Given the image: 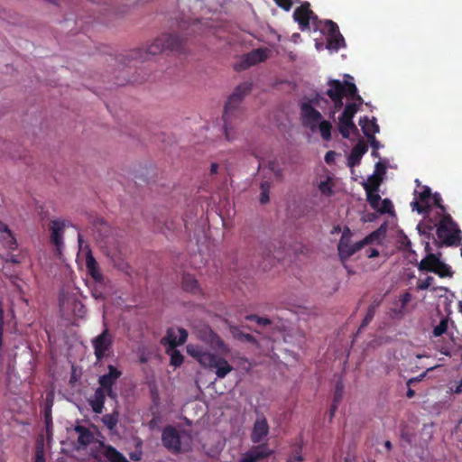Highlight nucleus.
Returning a JSON list of instances; mask_svg holds the SVG:
<instances>
[{"mask_svg": "<svg viewBox=\"0 0 462 462\" xmlns=\"http://www.w3.org/2000/svg\"><path fill=\"white\" fill-rule=\"evenodd\" d=\"M411 294L409 292H405L400 297V301L402 303V307H405L408 302L411 300Z\"/></svg>", "mask_w": 462, "mask_h": 462, "instance_id": "nucleus-51", "label": "nucleus"}, {"mask_svg": "<svg viewBox=\"0 0 462 462\" xmlns=\"http://www.w3.org/2000/svg\"><path fill=\"white\" fill-rule=\"evenodd\" d=\"M343 98L344 97H338V98H334V99H331L332 103H333V107L329 113V117L330 118H334L335 117V115L337 111H339L343 106H344V103H343Z\"/></svg>", "mask_w": 462, "mask_h": 462, "instance_id": "nucleus-42", "label": "nucleus"}, {"mask_svg": "<svg viewBox=\"0 0 462 462\" xmlns=\"http://www.w3.org/2000/svg\"><path fill=\"white\" fill-rule=\"evenodd\" d=\"M45 423L47 430L49 431L50 428L52 426V418L51 411L45 412Z\"/></svg>", "mask_w": 462, "mask_h": 462, "instance_id": "nucleus-54", "label": "nucleus"}, {"mask_svg": "<svg viewBox=\"0 0 462 462\" xmlns=\"http://www.w3.org/2000/svg\"><path fill=\"white\" fill-rule=\"evenodd\" d=\"M448 329V319H443L440 320L439 324L437 325L433 329V336L434 337H440L443 335Z\"/></svg>", "mask_w": 462, "mask_h": 462, "instance_id": "nucleus-41", "label": "nucleus"}, {"mask_svg": "<svg viewBox=\"0 0 462 462\" xmlns=\"http://www.w3.org/2000/svg\"><path fill=\"white\" fill-rule=\"evenodd\" d=\"M380 214H393V205L389 199H384L382 200L381 206H378L376 209Z\"/></svg>", "mask_w": 462, "mask_h": 462, "instance_id": "nucleus-40", "label": "nucleus"}, {"mask_svg": "<svg viewBox=\"0 0 462 462\" xmlns=\"http://www.w3.org/2000/svg\"><path fill=\"white\" fill-rule=\"evenodd\" d=\"M439 245L457 246L461 244L462 232L449 214H445L437 226Z\"/></svg>", "mask_w": 462, "mask_h": 462, "instance_id": "nucleus-4", "label": "nucleus"}, {"mask_svg": "<svg viewBox=\"0 0 462 462\" xmlns=\"http://www.w3.org/2000/svg\"><path fill=\"white\" fill-rule=\"evenodd\" d=\"M74 430L78 433V442L81 446L89 445L93 439L94 435L89 429L82 425H77Z\"/></svg>", "mask_w": 462, "mask_h": 462, "instance_id": "nucleus-24", "label": "nucleus"}, {"mask_svg": "<svg viewBox=\"0 0 462 462\" xmlns=\"http://www.w3.org/2000/svg\"><path fill=\"white\" fill-rule=\"evenodd\" d=\"M303 457L301 456V447L299 446L296 448L294 452L290 456L287 462H302Z\"/></svg>", "mask_w": 462, "mask_h": 462, "instance_id": "nucleus-46", "label": "nucleus"}, {"mask_svg": "<svg viewBox=\"0 0 462 462\" xmlns=\"http://www.w3.org/2000/svg\"><path fill=\"white\" fill-rule=\"evenodd\" d=\"M323 30L327 32V48L328 50L337 51L339 49L346 46L345 39L335 22L326 20L324 22Z\"/></svg>", "mask_w": 462, "mask_h": 462, "instance_id": "nucleus-7", "label": "nucleus"}, {"mask_svg": "<svg viewBox=\"0 0 462 462\" xmlns=\"http://www.w3.org/2000/svg\"><path fill=\"white\" fill-rule=\"evenodd\" d=\"M267 58L266 51L263 49H256L250 51L243 60L242 68L247 69L258 62L265 60Z\"/></svg>", "mask_w": 462, "mask_h": 462, "instance_id": "nucleus-20", "label": "nucleus"}, {"mask_svg": "<svg viewBox=\"0 0 462 462\" xmlns=\"http://www.w3.org/2000/svg\"><path fill=\"white\" fill-rule=\"evenodd\" d=\"M257 318H259V316H257L255 314H250V315L245 316L246 320L255 321L256 323H257Z\"/></svg>", "mask_w": 462, "mask_h": 462, "instance_id": "nucleus-61", "label": "nucleus"}, {"mask_svg": "<svg viewBox=\"0 0 462 462\" xmlns=\"http://www.w3.org/2000/svg\"><path fill=\"white\" fill-rule=\"evenodd\" d=\"M380 302L373 303L368 307L367 312L360 325L359 330L365 328L374 319L376 311V308L379 306Z\"/></svg>", "mask_w": 462, "mask_h": 462, "instance_id": "nucleus-37", "label": "nucleus"}, {"mask_svg": "<svg viewBox=\"0 0 462 462\" xmlns=\"http://www.w3.org/2000/svg\"><path fill=\"white\" fill-rule=\"evenodd\" d=\"M86 265L88 273L90 276L97 282H99L102 280L103 276L101 273L99 272L97 263L96 259L91 255H88L86 259Z\"/></svg>", "mask_w": 462, "mask_h": 462, "instance_id": "nucleus-26", "label": "nucleus"}, {"mask_svg": "<svg viewBox=\"0 0 462 462\" xmlns=\"http://www.w3.org/2000/svg\"><path fill=\"white\" fill-rule=\"evenodd\" d=\"M182 288L186 291L194 293L199 291V282L192 274L185 273L182 277Z\"/></svg>", "mask_w": 462, "mask_h": 462, "instance_id": "nucleus-31", "label": "nucleus"}, {"mask_svg": "<svg viewBox=\"0 0 462 462\" xmlns=\"http://www.w3.org/2000/svg\"><path fill=\"white\" fill-rule=\"evenodd\" d=\"M33 462H45L44 453L42 450H36Z\"/></svg>", "mask_w": 462, "mask_h": 462, "instance_id": "nucleus-50", "label": "nucleus"}, {"mask_svg": "<svg viewBox=\"0 0 462 462\" xmlns=\"http://www.w3.org/2000/svg\"><path fill=\"white\" fill-rule=\"evenodd\" d=\"M433 282L434 278L432 276H427L424 280L419 281L417 283V289L420 291L428 290Z\"/></svg>", "mask_w": 462, "mask_h": 462, "instance_id": "nucleus-45", "label": "nucleus"}, {"mask_svg": "<svg viewBox=\"0 0 462 462\" xmlns=\"http://www.w3.org/2000/svg\"><path fill=\"white\" fill-rule=\"evenodd\" d=\"M406 396H407L409 399H411V398H413V397L415 396V391H414V390H412V389L411 388V386H410V387H408V391H407V393H406Z\"/></svg>", "mask_w": 462, "mask_h": 462, "instance_id": "nucleus-62", "label": "nucleus"}, {"mask_svg": "<svg viewBox=\"0 0 462 462\" xmlns=\"http://www.w3.org/2000/svg\"><path fill=\"white\" fill-rule=\"evenodd\" d=\"M426 375V373L420 374L417 377L411 378L407 381L406 384L410 387L413 383L421 381Z\"/></svg>", "mask_w": 462, "mask_h": 462, "instance_id": "nucleus-55", "label": "nucleus"}, {"mask_svg": "<svg viewBox=\"0 0 462 462\" xmlns=\"http://www.w3.org/2000/svg\"><path fill=\"white\" fill-rule=\"evenodd\" d=\"M269 433V425L264 415L257 416L251 433V440L253 443L261 442Z\"/></svg>", "mask_w": 462, "mask_h": 462, "instance_id": "nucleus-18", "label": "nucleus"}, {"mask_svg": "<svg viewBox=\"0 0 462 462\" xmlns=\"http://www.w3.org/2000/svg\"><path fill=\"white\" fill-rule=\"evenodd\" d=\"M106 396L115 401L117 399V393L114 391L113 387L105 389V398Z\"/></svg>", "mask_w": 462, "mask_h": 462, "instance_id": "nucleus-49", "label": "nucleus"}, {"mask_svg": "<svg viewBox=\"0 0 462 462\" xmlns=\"http://www.w3.org/2000/svg\"><path fill=\"white\" fill-rule=\"evenodd\" d=\"M127 82H129V80L116 79V81H115V84L117 85V86H123V85H125Z\"/></svg>", "mask_w": 462, "mask_h": 462, "instance_id": "nucleus-64", "label": "nucleus"}, {"mask_svg": "<svg viewBox=\"0 0 462 462\" xmlns=\"http://www.w3.org/2000/svg\"><path fill=\"white\" fill-rule=\"evenodd\" d=\"M385 171H386V168L383 163L377 162L375 164V173L374 174L380 175L382 177V175H383L385 173Z\"/></svg>", "mask_w": 462, "mask_h": 462, "instance_id": "nucleus-52", "label": "nucleus"}, {"mask_svg": "<svg viewBox=\"0 0 462 462\" xmlns=\"http://www.w3.org/2000/svg\"><path fill=\"white\" fill-rule=\"evenodd\" d=\"M166 353L171 356V362H170V364L172 366L179 367V366H180L182 365L183 360H184V356H182V354L179 350H177L175 348L170 349V347H167Z\"/></svg>", "mask_w": 462, "mask_h": 462, "instance_id": "nucleus-34", "label": "nucleus"}, {"mask_svg": "<svg viewBox=\"0 0 462 462\" xmlns=\"http://www.w3.org/2000/svg\"><path fill=\"white\" fill-rule=\"evenodd\" d=\"M379 255V252L377 249L375 248H370L368 250V257L369 258H374V257H377Z\"/></svg>", "mask_w": 462, "mask_h": 462, "instance_id": "nucleus-59", "label": "nucleus"}, {"mask_svg": "<svg viewBox=\"0 0 462 462\" xmlns=\"http://www.w3.org/2000/svg\"><path fill=\"white\" fill-rule=\"evenodd\" d=\"M344 393V384L341 381H338L335 386L333 402L330 407V417H333L335 411L337 409L338 403L341 402Z\"/></svg>", "mask_w": 462, "mask_h": 462, "instance_id": "nucleus-28", "label": "nucleus"}, {"mask_svg": "<svg viewBox=\"0 0 462 462\" xmlns=\"http://www.w3.org/2000/svg\"><path fill=\"white\" fill-rule=\"evenodd\" d=\"M374 236H375V232L372 233L370 236H366L365 238L359 242H356L355 244H348L347 247L345 248L343 247V243L337 244L338 256L345 268L347 269L346 262L352 255L360 251L365 245L369 244L372 241Z\"/></svg>", "mask_w": 462, "mask_h": 462, "instance_id": "nucleus-10", "label": "nucleus"}, {"mask_svg": "<svg viewBox=\"0 0 462 462\" xmlns=\"http://www.w3.org/2000/svg\"><path fill=\"white\" fill-rule=\"evenodd\" d=\"M199 22L197 20L188 26L183 23L180 27L181 30H185L188 32H185L181 36L176 33H163L154 39L146 49H135L125 54H120L118 60L124 66H127L128 63L134 60L143 61L148 60L149 56H154L167 51H175L180 54L185 53L189 51L188 43L189 39L188 36L193 35L197 32V29H199Z\"/></svg>", "mask_w": 462, "mask_h": 462, "instance_id": "nucleus-1", "label": "nucleus"}, {"mask_svg": "<svg viewBox=\"0 0 462 462\" xmlns=\"http://www.w3.org/2000/svg\"><path fill=\"white\" fill-rule=\"evenodd\" d=\"M0 241L3 245L9 250H15L17 248V242L14 235L10 228L0 221Z\"/></svg>", "mask_w": 462, "mask_h": 462, "instance_id": "nucleus-19", "label": "nucleus"}, {"mask_svg": "<svg viewBox=\"0 0 462 462\" xmlns=\"http://www.w3.org/2000/svg\"><path fill=\"white\" fill-rule=\"evenodd\" d=\"M252 84L244 82L238 85L234 92L229 96L223 113L224 130L227 140L234 138L232 131L234 124L239 120L243 115L241 103L244 97L251 91Z\"/></svg>", "mask_w": 462, "mask_h": 462, "instance_id": "nucleus-2", "label": "nucleus"}, {"mask_svg": "<svg viewBox=\"0 0 462 462\" xmlns=\"http://www.w3.org/2000/svg\"><path fill=\"white\" fill-rule=\"evenodd\" d=\"M257 324L260 326H267L271 324V320L268 318L259 317L257 318Z\"/></svg>", "mask_w": 462, "mask_h": 462, "instance_id": "nucleus-57", "label": "nucleus"}, {"mask_svg": "<svg viewBox=\"0 0 462 462\" xmlns=\"http://www.w3.org/2000/svg\"><path fill=\"white\" fill-rule=\"evenodd\" d=\"M338 130L341 135L344 138H349L350 132L356 134L358 132V129L355 123L353 122V119H342L338 118Z\"/></svg>", "mask_w": 462, "mask_h": 462, "instance_id": "nucleus-25", "label": "nucleus"}, {"mask_svg": "<svg viewBox=\"0 0 462 462\" xmlns=\"http://www.w3.org/2000/svg\"><path fill=\"white\" fill-rule=\"evenodd\" d=\"M368 139L370 140V142H371V145H372V147H373V149H374V151H373L372 154H373L374 156H377L376 150H377V149L379 148V146H380L379 142L375 139L374 135V136H372V137H370V138H368Z\"/></svg>", "mask_w": 462, "mask_h": 462, "instance_id": "nucleus-48", "label": "nucleus"}, {"mask_svg": "<svg viewBox=\"0 0 462 462\" xmlns=\"http://www.w3.org/2000/svg\"><path fill=\"white\" fill-rule=\"evenodd\" d=\"M162 442L163 447L172 454L181 452L180 432L172 426H166L162 432Z\"/></svg>", "mask_w": 462, "mask_h": 462, "instance_id": "nucleus-8", "label": "nucleus"}, {"mask_svg": "<svg viewBox=\"0 0 462 462\" xmlns=\"http://www.w3.org/2000/svg\"><path fill=\"white\" fill-rule=\"evenodd\" d=\"M204 359L208 360V366L215 370L219 378H224L233 369L228 362L219 356L204 352Z\"/></svg>", "mask_w": 462, "mask_h": 462, "instance_id": "nucleus-13", "label": "nucleus"}, {"mask_svg": "<svg viewBox=\"0 0 462 462\" xmlns=\"http://www.w3.org/2000/svg\"><path fill=\"white\" fill-rule=\"evenodd\" d=\"M334 183L330 176L326 175L324 180L318 183V189L323 196L330 197L333 195Z\"/></svg>", "mask_w": 462, "mask_h": 462, "instance_id": "nucleus-30", "label": "nucleus"}, {"mask_svg": "<svg viewBox=\"0 0 462 462\" xmlns=\"http://www.w3.org/2000/svg\"><path fill=\"white\" fill-rule=\"evenodd\" d=\"M188 337V332L182 328H169L166 335L162 338L161 343L170 349L184 344Z\"/></svg>", "mask_w": 462, "mask_h": 462, "instance_id": "nucleus-11", "label": "nucleus"}, {"mask_svg": "<svg viewBox=\"0 0 462 462\" xmlns=\"http://www.w3.org/2000/svg\"><path fill=\"white\" fill-rule=\"evenodd\" d=\"M229 331L234 338L241 342H246L250 344H257L256 338L248 333H245L242 328L236 325H229Z\"/></svg>", "mask_w": 462, "mask_h": 462, "instance_id": "nucleus-23", "label": "nucleus"}, {"mask_svg": "<svg viewBox=\"0 0 462 462\" xmlns=\"http://www.w3.org/2000/svg\"><path fill=\"white\" fill-rule=\"evenodd\" d=\"M66 226L67 222L62 219H54L50 222L51 241L59 252L63 246V234Z\"/></svg>", "mask_w": 462, "mask_h": 462, "instance_id": "nucleus-15", "label": "nucleus"}, {"mask_svg": "<svg viewBox=\"0 0 462 462\" xmlns=\"http://www.w3.org/2000/svg\"><path fill=\"white\" fill-rule=\"evenodd\" d=\"M383 181V177L377 174L371 175L366 181L363 182V188L365 192L379 191V187Z\"/></svg>", "mask_w": 462, "mask_h": 462, "instance_id": "nucleus-27", "label": "nucleus"}, {"mask_svg": "<svg viewBox=\"0 0 462 462\" xmlns=\"http://www.w3.org/2000/svg\"><path fill=\"white\" fill-rule=\"evenodd\" d=\"M420 271L434 273L440 278L452 277L451 267L442 262L440 257L433 253H429L418 264Z\"/></svg>", "mask_w": 462, "mask_h": 462, "instance_id": "nucleus-5", "label": "nucleus"}, {"mask_svg": "<svg viewBox=\"0 0 462 462\" xmlns=\"http://www.w3.org/2000/svg\"><path fill=\"white\" fill-rule=\"evenodd\" d=\"M301 120L304 126L315 130L322 118L319 111L314 108L310 103L304 102L300 106Z\"/></svg>", "mask_w": 462, "mask_h": 462, "instance_id": "nucleus-12", "label": "nucleus"}, {"mask_svg": "<svg viewBox=\"0 0 462 462\" xmlns=\"http://www.w3.org/2000/svg\"><path fill=\"white\" fill-rule=\"evenodd\" d=\"M218 164L217 162H213L210 166V174L214 175L217 172Z\"/></svg>", "mask_w": 462, "mask_h": 462, "instance_id": "nucleus-60", "label": "nucleus"}, {"mask_svg": "<svg viewBox=\"0 0 462 462\" xmlns=\"http://www.w3.org/2000/svg\"><path fill=\"white\" fill-rule=\"evenodd\" d=\"M365 193L367 202L369 203L373 209L376 210L381 201V196L378 194V191Z\"/></svg>", "mask_w": 462, "mask_h": 462, "instance_id": "nucleus-38", "label": "nucleus"}, {"mask_svg": "<svg viewBox=\"0 0 462 462\" xmlns=\"http://www.w3.org/2000/svg\"><path fill=\"white\" fill-rule=\"evenodd\" d=\"M455 393H462V377H461V380L459 381L458 384L457 385L456 389H455Z\"/></svg>", "mask_w": 462, "mask_h": 462, "instance_id": "nucleus-63", "label": "nucleus"}, {"mask_svg": "<svg viewBox=\"0 0 462 462\" xmlns=\"http://www.w3.org/2000/svg\"><path fill=\"white\" fill-rule=\"evenodd\" d=\"M353 84V82H348L345 80L344 82L339 79H329L328 81V88L326 91V95L330 98H338L347 97L348 94V86Z\"/></svg>", "mask_w": 462, "mask_h": 462, "instance_id": "nucleus-17", "label": "nucleus"}, {"mask_svg": "<svg viewBox=\"0 0 462 462\" xmlns=\"http://www.w3.org/2000/svg\"><path fill=\"white\" fill-rule=\"evenodd\" d=\"M107 369L108 373L99 376V387L96 389L94 396L88 401L92 411L97 414H101L104 410L105 389L113 387L122 375V372L112 365H108Z\"/></svg>", "mask_w": 462, "mask_h": 462, "instance_id": "nucleus-3", "label": "nucleus"}, {"mask_svg": "<svg viewBox=\"0 0 462 462\" xmlns=\"http://www.w3.org/2000/svg\"><path fill=\"white\" fill-rule=\"evenodd\" d=\"M275 3L284 10H289L291 7V0H275Z\"/></svg>", "mask_w": 462, "mask_h": 462, "instance_id": "nucleus-47", "label": "nucleus"}, {"mask_svg": "<svg viewBox=\"0 0 462 462\" xmlns=\"http://www.w3.org/2000/svg\"><path fill=\"white\" fill-rule=\"evenodd\" d=\"M358 110L359 105H357L356 103H347L345 106L344 110L338 118L353 119L355 115L358 112Z\"/></svg>", "mask_w": 462, "mask_h": 462, "instance_id": "nucleus-33", "label": "nucleus"}, {"mask_svg": "<svg viewBox=\"0 0 462 462\" xmlns=\"http://www.w3.org/2000/svg\"><path fill=\"white\" fill-rule=\"evenodd\" d=\"M270 188H271V184L269 181L261 182V185H260V189H261L260 203L261 204H266L269 201Z\"/></svg>", "mask_w": 462, "mask_h": 462, "instance_id": "nucleus-39", "label": "nucleus"}, {"mask_svg": "<svg viewBox=\"0 0 462 462\" xmlns=\"http://www.w3.org/2000/svg\"><path fill=\"white\" fill-rule=\"evenodd\" d=\"M273 451L266 445H258L243 453L238 462H259L272 455Z\"/></svg>", "mask_w": 462, "mask_h": 462, "instance_id": "nucleus-16", "label": "nucleus"}, {"mask_svg": "<svg viewBox=\"0 0 462 462\" xmlns=\"http://www.w3.org/2000/svg\"><path fill=\"white\" fill-rule=\"evenodd\" d=\"M352 232L349 227L346 226L343 230L342 236L338 243H343V247H347L351 244Z\"/></svg>", "mask_w": 462, "mask_h": 462, "instance_id": "nucleus-44", "label": "nucleus"}, {"mask_svg": "<svg viewBox=\"0 0 462 462\" xmlns=\"http://www.w3.org/2000/svg\"><path fill=\"white\" fill-rule=\"evenodd\" d=\"M348 94L346 98L354 101L353 103H356L359 105V107L364 103L363 97L358 94V89L355 83L348 86Z\"/></svg>", "mask_w": 462, "mask_h": 462, "instance_id": "nucleus-36", "label": "nucleus"}, {"mask_svg": "<svg viewBox=\"0 0 462 462\" xmlns=\"http://www.w3.org/2000/svg\"><path fill=\"white\" fill-rule=\"evenodd\" d=\"M336 156V152L334 151H328L325 155V162L328 164H330L334 162Z\"/></svg>", "mask_w": 462, "mask_h": 462, "instance_id": "nucleus-53", "label": "nucleus"}, {"mask_svg": "<svg viewBox=\"0 0 462 462\" xmlns=\"http://www.w3.org/2000/svg\"><path fill=\"white\" fill-rule=\"evenodd\" d=\"M119 411L117 408H115L112 413L105 414L101 420L108 430H113L119 421Z\"/></svg>", "mask_w": 462, "mask_h": 462, "instance_id": "nucleus-29", "label": "nucleus"}, {"mask_svg": "<svg viewBox=\"0 0 462 462\" xmlns=\"http://www.w3.org/2000/svg\"><path fill=\"white\" fill-rule=\"evenodd\" d=\"M113 462H129L121 453L115 450Z\"/></svg>", "mask_w": 462, "mask_h": 462, "instance_id": "nucleus-56", "label": "nucleus"}, {"mask_svg": "<svg viewBox=\"0 0 462 462\" xmlns=\"http://www.w3.org/2000/svg\"><path fill=\"white\" fill-rule=\"evenodd\" d=\"M368 146L363 140H359L358 143L353 147L351 150L350 155L348 157V164L350 166L357 165L362 156L367 152Z\"/></svg>", "mask_w": 462, "mask_h": 462, "instance_id": "nucleus-21", "label": "nucleus"}, {"mask_svg": "<svg viewBox=\"0 0 462 462\" xmlns=\"http://www.w3.org/2000/svg\"><path fill=\"white\" fill-rule=\"evenodd\" d=\"M432 192L430 187L423 186L420 192L415 191V199L411 203L412 210H416L419 214L429 215L430 212V201Z\"/></svg>", "mask_w": 462, "mask_h": 462, "instance_id": "nucleus-9", "label": "nucleus"}, {"mask_svg": "<svg viewBox=\"0 0 462 462\" xmlns=\"http://www.w3.org/2000/svg\"><path fill=\"white\" fill-rule=\"evenodd\" d=\"M319 125V132H320V134H321V137L323 138V140L325 141H329L331 139V129H332V125L329 121H327V120H320L319 123L318 124Z\"/></svg>", "mask_w": 462, "mask_h": 462, "instance_id": "nucleus-35", "label": "nucleus"}, {"mask_svg": "<svg viewBox=\"0 0 462 462\" xmlns=\"http://www.w3.org/2000/svg\"><path fill=\"white\" fill-rule=\"evenodd\" d=\"M293 18L299 23L300 30L305 31L310 28V19H317V16L310 10V4L306 2L294 10Z\"/></svg>", "mask_w": 462, "mask_h": 462, "instance_id": "nucleus-14", "label": "nucleus"}, {"mask_svg": "<svg viewBox=\"0 0 462 462\" xmlns=\"http://www.w3.org/2000/svg\"><path fill=\"white\" fill-rule=\"evenodd\" d=\"M434 205L438 208H439L443 213L446 212V207L442 204V198L439 193L435 192L432 194L430 206Z\"/></svg>", "mask_w": 462, "mask_h": 462, "instance_id": "nucleus-43", "label": "nucleus"}, {"mask_svg": "<svg viewBox=\"0 0 462 462\" xmlns=\"http://www.w3.org/2000/svg\"><path fill=\"white\" fill-rule=\"evenodd\" d=\"M359 125L364 134L367 138L374 136L376 133L379 132V125H377L376 119L374 117L370 120L367 116H364L360 118Z\"/></svg>", "mask_w": 462, "mask_h": 462, "instance_id": "nucleus-22", "label": "nucleus"}, {"mask_svg": "<svg viewBox=\"0 0 462 462\" xmlns=\"http://www.w3.org/2000/svg\"><path fill=\"white\" fill-rule=\"evenodd\" d=\"M94 355L97 361H101L112 351L113 336L107 328L91 340Z\"/></svg>", "mask_w": 462, "mask_h": 462, "instance_id": "nucleus-6", "label": "nucleus"}, {"mask_svg": "<svg viewBox=\"0 0 462 462\" xmlns=\"http://www.w3.org/2000/svg\"><path fill=\"white\" fill-rule=\"evenodd\" d=\"M188 352L190 353L191 355H193L199 364H202V352L201 351H197L196 354H193L190 351V347L188 346Z\"/></svg>", "mask_w": 462, "mask_h": 462, "instance_id": "nucleus-58", "label": "nucleus"}, {"mask_svg": "<svg viewBox=\"0 0 462 462\" xmlns=\"http://www.w3.org/2000/svg\"><path fill=\"white\" fill-rule=\"evenodd\" d=\"M209 332L211 337V343L214 348L220 354H227L229 352V347L226 345V343L217 334L213 333L211 330H209Z\"/></svg>", "mask_w": 462, "mask_h": 462, "instance_id": "nucleus-32", "label": "nucleus"}]
</instances>
